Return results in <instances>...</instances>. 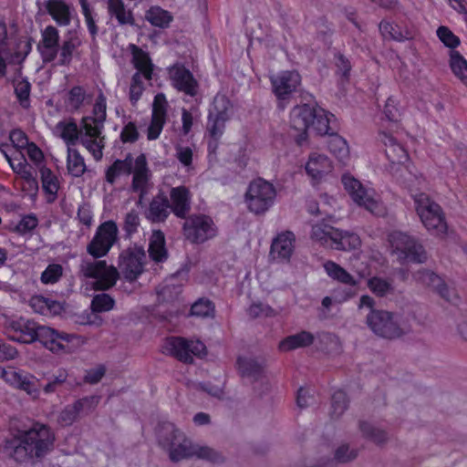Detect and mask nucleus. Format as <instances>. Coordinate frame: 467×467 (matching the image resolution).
<instances>
[{"instance_id": "obj_63", "label": "nucleus", "mask_w": 467, "mask_h": 467, "mask_svg": "<svg viewBox=\"0 0 467 467\" xmlns=\"http://www.w3.org/2000/svg\"><path fill=\"white\" fill-rule=\"evenodd\" d=\"M38 221L35 215H26L21 219L16 225V231L20 234H26L34 230L37 226Z\"/></svg>"}, {"instance_id": "obj_53", "label": "nucleus", "mask_w": 467, "mask_h": 467, "mask_svg": "<svg viewBox=\"0 0 467 467\" xmlns=\"http://www.w3.org/2000/svg\"><path fill=\"white\" fill-rule=\"evenodd\" d=\"M214 312V305L209 299L200 298L197 300L191 308L192 316L198 317H212Z\"/></svg>"}, {"instance_id": "obj_11", "label": "nucleus", "mask_w": 467, "mask_h": 467, "mask_svg": "<svg viewBox=\"0 0 467 467\" xmlns=\"http://www.w3.org/2000/svg\"><path fill=\"white\" fill-rule=\"evenodd\" d=\"M118 233L119 229L114 221L109 220L102 223L87 245L88 254L94 258H101L107 255L118 240Z\"/></svg>"}, {"instance_id": "obj_5", "label": "nucleus", "mask_w": 467, "mask_h": 467, "mask_svg": "<svg viewBox=\"0 0 467 467\" xmlns=\"http://www.w3.org/2000/svg\"><path fill=\"white\" fill-rule=\"evenodd\" d=\"M158 442L173 462L192 457L194 443L171 422H163L160 425Z\"/></svg>"}, {"instance_id": "obj_29", "label": "nucleus", "mask_w": 467, "mask_h": 467, "mask_svg": "<svg viewBox=\"0 0 467 467\" xmlns=\"http://www.w3.org/2000/svg\"><path fill=\"white\" fill-rule=\"evenodd\" d=\"M7 383L26 391L27 394L36 398L38 396V388L35 378L22 371L9 370L7 374Z\"/></svg>"}, {"instance_id": "obj_41", "label": "nucleus", "mask_w": 467, "mask_h": 467, "mask_svg": "<svg viewBox=\"0 0 467 467\" xmlns=\"http://www.w3.org/2000/svg\"><path fill=\"white\" fill-rule=\"evenodd\" d=\"M67 168L74 177H80L86 171L84 159L76 149L67 148Z\"/></svg>"}, {"instance_id": "obj_58", "label": "nucleus", "mask_w": 467, "mask_h": 467, "mask_svg": "<svg viewBox=\"0 0 467 467\" xmlns=\"http://www.w3.org/2000/svg\"><path fill=\"white\" fill-rule=\"evenodd\" d=\"M63 268L60 265H49L41 275V281L44 284H55L62 276Z\"/></svg>"}, {"instance_id": "obj_45", "label": "nucleus", "mask_w": 467, "mask_h": 467, "mask_svg": "<svg viewBox=\"0 0 467 467\" xmlns=\"http://www.w3.org/2000/svg\"><path fill=\"white\" fill-rule=\"evenodd\" d=\"M359 429L365 438L378 445L383 444L388 441V434L385 431L379 429L368 422L361 421L359 423Z\"/></svg>"}, {"instance_id": "obj_2", "label": "nucleus", "mask_w": 467, "mask_h": 467, "mask_svg": "<svg viewBox=\"0 0 467 467\" xmlns=\"http://www.w3.org/2000/svg\"><path fill=\"white\" fill-rule=\"evenodd\" d=\"M55 434L45 424L36 422L17 438L6 442L7 454L18 462L33 458H41L54 447Z\"/></svg>"}, {"instance_id": "obj_22", "label": "nucleus", "mask_w": 467, "mask_h": 467, "mask_svg": "<svg viewBox=\"0 0 467 467\" xmlns=\"http://www.w3.org/2000/svg\"><path fill=\"white\" fill-rule=\"evenodd\" d=\"M166 99L163 94H157L152 105L151 121L148 128L147 138L150 140H156L166 121Z\"/></svg>"}, {"instance_id": "obj_14", "label": "nucleus", "mask_w": 467, "mask_h": 467, "mask_svg": "<svg viewBox=\"0 0 467 467\" xmlns=\"http://www.w3.org/2000/svg\"><path fill=\"white\" fill-rule=\"evenodd\" d=\"M145 257L142 247L133 246L123 250L119 256V274H122L129 282L135 281L143 272Z\"/></svg>"}, {"instance_id": "obj_3", "label": "nucleus", "mask_w": 467, "mask_h": 467, "mask_svg": "<svg viewBox=\"0 0 467 467\" xmlns=\"http://www.w3.org/2000/svg\"><path fill=\"white\" fill-rule=\"evenodd\" d=\"M292 129L298 132L296 141L301 145L311 131L317 135L329 133V118L327 113L321 108L309 104L296 106L290 114Z\"/></svg>"}, {"instance_id": "obj_36", "label": "nucleus", "mask_w": 467, "mask_h": 467, "mask_svg": "<svg viewBox=\"0 0 467 467\" xmlns=\"http://www.w3.org/2000/svg\"><path fill=\"white\" fill-rule=\"evenodd\" d=\"M237 364L244 377L257 380L264 375L265 364L263 361L251 358H239Z\"/></svg>"}, {"instance_id": "obj_57", "label": "nucleus", "mask_w": 467, "mask_h": 467, "mask_svg": "<svg viewBox=\"0 0 467 467\" xmlns=\"http://www.w3.org/2000/svg\"><path fill=\"white\" fill-rule=\"evenodd\" d=\"M140 224V216L137 211L131 210L125 214L123 222V231L126 236L130 237L131 234L138 231Z\"/></svg>"}, {"instance_id": "obj_55", "label": "nucleus", "mask_w": 467, "mask_h": 467, "mask_svg": "<svg viewBox=\"0 0 467 467\" xmlns=\"http://www.w3.org/2000/svg\"><path fill=\"white\" fill-rule=\"evenodd\" d=\"M227 117L210 116L208 118L207 130L214 140H218L223 133Z\"/></svg>"}, {"instance_id": "obj_16", "label": "nucleus", "mask_w": 467, "mask_h": 467, "mask_svg": "<svg viewBox=\"0 0 467 467\" xmlns=\"http://www.w3.org/2000/svg\"><path fill=\"white\" fill-rule=\"evenodd\" d=\"M342 183L345 190L358 205L363 206L372 213H377L379 203L359 181L348 174H345L342 176Z\"/></svg>"}, {"instance_id": "obj_20", "label": "nucleus", "mask_w": 467, "mask_h": 467, "mask_svg": "<svg viewBox=\"0 0 467 467\" xmlns=\"http://www.w3.org/2000/svg\"><path fill=\"white\" fill-rule=\"evenodd\" d=\"M301 77L296 71H285L272 78L273 90L280 100L286 99L296 90Z\"/></svg>"}, {"instance_id": "obj_24", "label": "nucleus", "mask_w": 467, "mask_h": 467, "mask_svg": "<svg viewBox=\"0 0 467 467\" xmlns=\"http://www.w3.org/2000/svg\"><path fill=\"white\" fill-rule=\"evenodd\" d=\"M59 34L58 30L48 26L42 31V40L38 44V50L44 62H52L57 56Z\"/></svg>"}, {"instance_id": "obj_40", "label": "nucleus", "mask_w": 467, "mask_h": 467, "mask_svg": "<svg viewBox=\"0 0 467 467\" xmlns=\"http://www.w3.org/2000/svg\"><path fill=\"white\" fill-rule=\"evenodd\" d=\"M327 146L330 152L340 161L345 162L349 157V149L347 141L340 136L331 134Z\"/></svg>"}, {"instance_id": "obj_27", "label": "nucleus", "mask_w": 467, "mask_h": 467, "mask_svg": "<svg viewBox=\"0 0 467 467\" xmlns=\"http://www.w3.org/2000/svg\"><path fill=\"white\" fill-rule=\"evenodd\" d=\"M379 31L384 37L396 41H405L412 39L416 34L413 26L408 25L393 24L389 21L382 20L379 26Z\"/></svg>"}, {"instance_id": "obj_10", "label": "nucleus", "mask_w": 467, "mask_h": 467, "mask_svg": "<svg viewBox=\"0 0 467 467\" xmlns=\"http://www.w3.org/2000/svg\"><path fill=\"white\" fill-rule=\"evenodd\" d=\"M275 198V187L266 180L258 178L249 183L244 202L249 212L261 215L274 205Z\"/></svg>"}, {"instance_id": "obj_54", "label": "nucleus", "mask_w": 467, "mask_h": 467, "mask_svg": "<svg viewBox=\"0 0 467 467\" xmlns=\"http://www.w3.org/2000/svg\"><path fill=\"white\" fill-rule=\"evenodd\" d=\"M348 400L347 395L342 390H337L332 396V410L331 415L334 418L340 417L348 409Z\"/></svg>"}, {"instance_id": "obj_33", "label": "nucleus", "mask_w": 467, "mask_h": 467, "mask_svg": "<svg viewBox=\"0 0 467 467\" xmlns=\"http://www.w3.org/2000/svg\"><path fill=\"white\" fill-rule=\"evenodd\" d=\"M315 341V336L306 330L299 333L290 335L285 337L279 343V350L288 352L300 348H306L311 346Z\"/></svg>"}, {"instance_id": "obj_34", "label": "nucleus", "mask_w": 467, "mask_h": 467, "mask_svg": "<svg viewBox=\"0 0 467 467\" xmlns=\"http://www.w3.org/2000/svg\"><path fill=\"white\" fill-rule=\"evenodd\" d=\"M135 165V160L130 153L124 160H116L106 171V182L113 184L117 177L131 174Z\"/></svg>"}, {"instance_id": "obj_25", "label": "nucleus", "mask_w": 467, "mask_h": 467, "mask_svg": "<svg viewBox=\"0 0 467 467\" xmlns=\"http://www.w3.org/2000/svg\"><path fill=\"white\" fill-rule=\"evenodd\" d=\"M412 276L417 283L431 287L443 299L447 301L451 300L449 287L441 277L436 275L433 271L422 268L415 272Z\"/></svg>"}, {"instance_id": "obj_12", "label": "nucleus", "mask_w": 467, "mask_h": 467, "mask_svg": "<svg viewBox=\"0 0 467 467\" xmlns=\"http://www.w3.org/2000/svg\"><path fill=\"white\" fill-rule=\"evenodd\" d=\"M184 219L183 234L193 244H202L217 234V227L213 219L207 215L194 214Z\"/></svg>"}, {"instance_id": "obj_15", "label": "nucleus", "mask_w": 467, "mask_h": 467, "mask_svg": "<svg viewBox=\"0 0 467 467\" xmlns=\"http://www.w3.org/2000/svg\"><path fill=\"white\" fill-rule=\"evenodd\" d=\"M99 402V397L88 396L67 405L57 416V423L61 427L71 426L81 415L92 412Z\"/></svg>"}, {"instance_id": "obj_17", "label": "nucleus", "mask_w": 467, "mask_h": 467, "mask_svg": "<svg viewBox=\"0 0 467 467\" xmlns=\"http://www.w3.org/2000/svg\"><path fill=\"white\" fill-rule=\"evenodd\" d=\"M170 78L174 88L188 96L194 97L198 91V82L192 72L182 65H174L169 69Z\"/></svg>"}, {"instance_id": "obj_23", "label": "nucleus", "mask_w": 467, "mask_h": 467, "mask_svg": "<svg viewBox=\"0 0 467 467\" xmlns=\"http://www.w3.org/2000/svg\"><path fill=\"white\" fill-rule=\"evenodd\" d=\"M171 213L169 198L164 192H160L151 199L144 214L150 222L160 223H164Z\"/></svg>"}, {"instance_id": "obj_44", "label": "nucleus", "mask_w": 467, "mask_h": 467, "mask_svg": "<svg viewBox=\"0 0 467 467\" xmlns=\"http://www.w3.org/2000/svg\"><path fill=\"white\" fill-rule=\"evenodd\" d=\"M192 457L204 460L213 463H223L224 456L215 449L209 446H202L194 443Z\"/></svg>"}, {"instance_id": "obj_19", "label": "nucleus", "mask_w": 467, "mask_h": 467, "mask_svg": "<svg viewBox=\"0 0 467 467\" xmlns=\"http://www.w3.org/2000/svg\"><path fill=\"white\" fill-rule=\"evenodd\" d=\"M379 138L385 146V153L390 162L391 171L400 170L409 159L406 150L390 134L381 132Z\"/></svg>"}, {"instance_id": "obj_42", "label": "nucleus", "mask_w": 467, "mask_h": 467, "mask_svg": "<svg viewBox=\"0 0 467 467\" xmlns=\"http://www.w3.org/2000/svg\"><path fill=\"white\" fill-rule=\"evenodd\" d=\"M108 9L109 14L114 16L120 25L134 24L132 14L125 9L122 0H109Z\"/></svg>"}, {"instance_id": "obj_60", "label": "nucleus", "mask_w": 467, "mask_h": 467, "mask_svg": "<svg viewBox=\"0 0 467 467\" xmlns=\"http://www.w3.org/2000/svg\"><path fill=\"white\" fill-rule=\"evenodd\" d=\"M248 314L251 317L256 318L260 317H274L276 315V312L268 305L254 303L248 308Z\"/></svg>"}, {"instance_id": "obj_4", "label": "nucleus", "mask_w": 467, "mask_h": 467, "mask_svg": "<svg viewBox=\"0 0 467 467\" xmlns=\"http://www.w3.org/2000/svg\"><path fill=\"white\" fill-rule=\"evenodd\" d=\"M106 109V97L100 91L94 104L92 116H87L82 119L84 128L82 145L97 161H99L103 155L104 137L101 134L107 116Z\"/></svg>"}, {"instance_id": "obj_26", "label": "nucleus", "mask_w": 467, "mask_h": 467, "mask_svg": "<svg viewBox=\"0 0 467 467\" xmlns=\"http://www.w3.org/2000/svg\"><path fill=\"white\" fill-rule=\"evenodd\" d=\"M83 131V119L79 127L74 119L59 121L55 127V132L64 140L67 148L75 145L78 140L82 143Z\"/></svg>"}, {"instance_id": "obj_56", "label": "nucleus", "mask_w": 467, "mask_h": 467, "mask_svg": "<svg viewBox=\"0 0 467 467\" xmlns=\"http://www.w3.org/2000/svg\"><path fill=\"white\" fill-rule=\"evenodd\" d=\"M15 94L23 107L28 106V99L31 91V84L26 78L14 81Z\"/></svg>"}, {"instance_id": "obj_31", "label": "nucleus", "mask_w": 467, "mask_h": 467, "mask_svg": "<svg viewBox=\"0 0 467 467\" xmlns=\"http://www.w3.org/2000/svg\"><path fill=\"white\" fill-rule=\"evenodd\" d=\"M295 234L285 232L279 234L271 245V254L275 258L288 260L294 250Z\"/></svg>"}, {"instance_id": "obj_38", "label": "nucleus", "mask_w": 467, "mask_h": 467, "mask_svg": "<svg viewBox=\"0 0 467 467\" xmlns=\"http://www.w3.org/2000/svg\"><path fill=\"white\" fill-rule=\"evenodd\" d=\"M39 171L42 182V188L46 193L51 196L48 202H53L57 198V192L59 190L58 179L53 173V171L46 166H42Z\"/></svg>"}, {"instance_id": "obj_64", "label": "nucleus", "mask_w": 467, "mask_h": 467, "mask_svg": "<svg viewBox=\"0 0 467 467\" xmlns=\"http://www.w3.org/2000/svg\"><path fill=\"white\" fill-rule=\"evenodd\" d=\"M176 158L185 167H190L192 162V150L189 147L176 146Z\"/></svg>"}, {"instance_id": "obj_43", "label": "nucleus", "mask_w": 467, "mask_h": 467, "mask_svg": "<svg viewBox=\"0 0 467 467\" xmlns=\"http://www.w3.org/2000/svg\"><path fill=\"white\" fill-rule=\"evenodd\" d=\"M146 19L154 26L165 28L168 27L172 21V16L170 12L161 8L160 6L150 7L145 16Z\"/></svg>"}, {"instance_id": "obj_37", "label": "nucleus", "mask_w": 467, "mask_h": 467, "mask_svg": "<svg viewBox=\"0 0 467 467\" xmlns=\"http://www.w3.org/2000/svg\"><path fill=\"white\" fill-rule=\"evenodd\" d=\"M324 268L327 275L334 280L350 286H355L358 284L348 272L335 262L327 261L324 264Z\"/></svg>"}, {"instance_id": "obj_13", "label": "nucleus", "mask_w": 467, "mask_h": 467, "mask_svg": "<svg viewBox=\"0 0 467 467\" xmlns=\"http://www.w3.org/2000/svg\"><path fill=\"white\" fill-rule=\"evenodd\" d=\"M166 352L181 362L191 364L193 357L204 354L205 346L199 340H188L180 337L168 338L165 343Z\"/></svg>"}, {"instance_id": "obj_21", "label": "nucleus", "mask_w": 467, "mask_h": 467, "mask_svg": "<svg viewBox=\"0 0 467 467\" xmlns=\"http://www.w3.org/2000/svg\"><path fill=\"white\" fill-rule=\"evenodd\" d=\"M170 206L173 214L181 219L187 217L191 211L192 195L185 186L172 187L170 191Z\"/></svg>"}, {"instance_id": "obj_6", "label": "nucleus", "mask_w": 467, "mask_h": 467, "mask_svg": "<svg viewBox=\"0 0 467 467\" xmlns=\"http://www.w3.org/2000/svg\"><path fill=\"white\" fill-rule=\"evenodd\" d=\"M413 201L417 215L426 230L431 234L444 236L448 224L441 205L424 192L414 194Z\"/></svg>"}, {"instance_id": "obj_62", "label": "nucleus", "mask_w": 467, "mask_h": 467, "mask_svg": "<svg viewBox=\"0 0 467 467\" xmlns=\"http://www.w3.org/2000/svg\"><path fill=\"white\" fill-rule=\"evenodd\" d=\"M139 131L134 122L127 123L120 133V140L123 143H134L139 139Z\"/></svg>"}, {"instance_id": "obj_51", "label": "nucleus", "mask_w": 467, "mask_h": 467, "mask_svg": "<svg viewBox=\"0 0 467 467\" xmlns=\"http://www.w3.org/2000/svg\"><path fill=\"white\" fill-rule=\"evenodd\" d=\"M230 109V100L224 95H217L213 99V105L209 110V115L216 117H227V119H229Z\"/></svg>"}, {"instance_id": "obj_39", "label": "nucleus", "mask_w": 467, "mask_h": 467, "mask_svg": "<svg viewBox=\"0 0 467 467\" xmlns=\"http://www.w3.org/2000/svg\"><path fill=\"white\" fill-rule=\"evenodd\" d=\"M47 8L58 25L67 26L70 23L68 6L63 1L49 0Z\"/></svg>"}, {"instance_id": "obj_61", "label": "nucleus", "mask_w": 467, "mask_h": 467, "mask_svg": "<svg viewBox=\"0 0 467 467\" xmlns=\"http://www.w3.org/2000/svg\"><path fill=\"white\" fill-rule=\"evenodd\" d=\"M144 87L141 81V77L140 72H136L131 78V83L130 87V99L133 104H135L140 98L143 92Z\"/></svg>"}, {"instance_id": "obj_46", "label": "nucleus", "mask_w": 467, "mask_h": 467, "mask_svg": "<svg viewBox=\"0 0 467 467\" xmlns=\"http://www.w3.org/2000/svg\"><path fill=\"white\" fill-rule=\"evenodd\" d=\"M367 285L369 290L379 297L386 296L394 291L391 281L378 276L369 278Z\"/></svg>"}, {"instance_id": "obj_35", "label": "nucleus", "mask_w": 467, "mask_h": 467, "mask_svg": "<svg viewBox=\"0 0 467 467\" xmlns=\"http://www.w3.org/2000/svg\"><path fill=\"white\" fill-rule=\"evenodd\" d=\"M149 254L155 262H163L167 259L168 254L165 247V237L161 231H154L151 234L149 244Z\"/></svg>"}, {"instance_id": "obj_28", "label": "nucleus", "mask_w": 467, "mask_h": 467, "mask_svg": "<svg viewBox=\"0 0 467 467\" xmlns=\"http://www.w3.org/2000/svg\"><path fill=\"white\" fill-rule=\"evenodd\" d=\"M333 166L330 160L323 154L312 153L306 164V173L316 181L321 180L325 175L332 171Z\"/></svg>"}, {"instance_id": "obj_9", "label": "nucleus", "mask_w": 467, "mask_h": 467, "mask_svg": "<svg viewBox=\"0 0 467 467\" xmlns=\"http://www.w3.org/2000/svg\"><path fill=\"white\" fill-rule=\"evenodd\" d=\"M79 274L85 278H92L95 290L105 291L113 287L119 274L113 265H109L105 260L99 258H83L79 265Z\"/></svg>"}, {"instance_id": "obj_48", "label": "nucleus", "mask_w": 467, "mask_h": 467, "mask_svg": "<svg viewBox=\"0 0 467 467\" xmlns=\"http://www.w3.org/2000/svg\"><path fill=\"white\" fill-rule=\"evenodd\" d=\"M450 66L455 76L467 81V60L458 51L451 52Z\"/></svg>"}, {"instance_id": "obj_50", "label": "nucleus", "mask_w": 467, "mask_h": 467, "mask_svg": "<svg viewBox=\"0 0 467 467\" xmlns=\"http://www.w3.org/2000/svg\"><path fill=\"white\" fill-rule=\"evenodd\" d=\"M335 227L327 223H317L312 227L311 237L323 244L329 245L331 243L332 233L335 232Z\"/></svg>"}, {"instance_id": "obj_7", "label": "nucleus", "mask_w": 467, "mask_h": 467, "mask_svg": "<svg viewBox=\"0 0 467 467\" xmlns=\"http://www.w3.org/2000/svg\"><path fill=\"white\" fill-rule=\"evenodd\" d=\"M366 323L379 337L394 339L411 331L410 325L402 317L387 310H371L366 317Z\"/></svg>"}, {"instance_id": "obj_49", "label": "nucleus", "mask_w": 467, "mask_h": 467, "mask_svg": "<svg viewBox=\"0 0 467 467\" xmlns=\"http://www.w3.org/2000/svg\"><path fill=\"white\" fill-rule=\"evenodd\" d=\"M114 306L115 300L109 295L101 293L94 296L90 307L93 313H101L110 311Z\"/></svg>"}, {"instance_id": "obj_18", "label": "nucleus", "mask_w": 467, "mask_h": 467, "mask_svg": "<svg viewBox=\"0 0 467 467\" xmlns=\"http://www.w3.org/2000/svg\"><path fill=\"white\" fill-rule=\"evenodd\" d=\"M131 173H133L131 189L133 192L140 193L139 203H140L148 192V184L151 176L144 154H140L135 159V165Z\"/></svg>"}, {"instance_id": "obj_52", "label": "nucleus", "mask_w": 467, "mask_h": 467, "mask_svg": "<svg viewBox=\"0 0 467 467\" xmlns=\"http://www.w3.org/2000/svg\"><path fill=\"white\" fill-rule=\"evenodd\" d=\"M86 90L80 86L73 87L67 94V105L73 110H78L86 99Z\"/></svg>"}, {"instance_id": "obj_32", "label": "nucleus", "mask_w": 467, "mask_h": 467, "mask_svg": "<svg viewBox=\"0 0 467 467\" xmlns=\"http://www.w3.org/2000/svg\"><path fill=\"white\" fill-rule=\"evenodd\" d=\"M132 53V64L134 67L140 73V77L143 76L147 80L152 78L153 64L149 54L143 51L136 45H131Z\"/></svg>"}, {"instance_id": "obj_30", "label": "nucleus", "mask_w": 467, "mask_h": 467, "mask_svg": "<svg viewBox=\"0 0 467 467\" xmlns=\"http://www.w3.org/2000/svg\"><path fill=\"white\" fill-rule=\"evenodd\" d=\"M329 245L336 250L352 251L360 247L361 240L357 234L343 232L336 228L332 233Z\"/></svg>"}, {"instance_id": "obj_59", "label": "nucleus", "mask_w": 467, "mask_h": 467, "mask_svg": "<svg viewBox=\"0 0 467 467\" xmlns=\"http://www.w3.org/2000/svg\"><path fill=\"white\" fill-rule=\"evenodd\" d=\"M439 39L448 47L455 48L460 45V38L455 36L447 26H440L437 29Z\"/></svg>"}, {"instance_id": "obj_1", "label": "nucleus", "mask_w": 467, "mask_h": 467, "mask_svg": "<svg viewBox=\"0 0 467 467\" xmlns=\"http://www.w3.org/2000/svg\"><path fill=\"white\" fill-rule=\"evenodd\" d=\"M8 337L13 341L24 344L38 341L51 352L57 354L72 352V341L76 338L73 334L59 332L25 318L10 322Z\"/></svg>"}, {"instance_id": "obj_47", "label": "nucleus", "mask_w": 467, "mask_h": 467, "mask_svg": "<svg viewBox=\"0 0 467 467\" xmlns=\"http://www.w3.org/2000/svg\"><path fill=\"white\" fill-rule=\"evenodd\" d=\"M81 41L78 36H69L64 40L60 47L59 65L67 66L70 64L73 52L80 46Z\"/></svg>"}, {"instance_id": "obj_8", "label": "nucleus", "mask_w": 467, "mask_h": 467, "mask_svg": "<svg viewBox=\"0 0 467 467\" xmlns=\"http://www.w3.org/2000/svg\"><path fill=\"white\" fill-rule=\"evenodd\" d=\"M391 253L400 264L407 262L422 264L427 261V253L423 245L406 233L394 231L389 235Z\"/></svg>"}]
</instances>
